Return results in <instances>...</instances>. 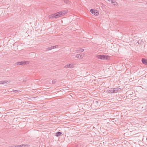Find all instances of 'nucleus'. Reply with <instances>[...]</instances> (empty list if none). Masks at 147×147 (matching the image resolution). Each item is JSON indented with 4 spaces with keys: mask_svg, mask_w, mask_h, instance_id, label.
<instances>
[{
    "mask_svg": "<svg viewBox=\"0 0 147 147\" xmlns=\"http://www.w3.org/2000/svg\"><path fill=\"white\" fill-rule=\"evenodd\" d=\"M49 18H55V14H52L51 15H49Z\"/></svg>",
    "mask_w": 147,
    "mask_h": 147,
    "instance_id": "obj_12",
    "label": "nucleus"
},
{
    "mask_svg": "<svg viewBox=\"0 0 147 147\" xmlns=\"http://www.w3.org/2000/svg\"><path fill=\"white\" fill-rule=\"evenodd\" d=\"M142 62L144 64L147 65V59L143 58L142 60Z\"/></svg>",
    "mask_w": 147,
    "mask_h": 147,
    "instance_id": "obj_7",
    "label": "nucleus"
},
{
    "mask_svg": "<svg viewBox=\"0 0 147 147\" xmlns=\"http://www.w3.org/2000/svg\"><path fill=\"white\" fill-rule=\"evenodd\" d=\"M113 91L114 92V93H117V92L118 91L119 89H120V88H113Z\"/></svg>",
    "mask_w": 147,
    "mask_h": 147,
    "instance_id": "obj_9",
    "label": "nucleus"
},
{
    "mask_svg": "<svg viewBox=\"0 0 147 147\" xmlns=\"http://www.w3.org/2000/svg\"><path fill=\"white\" fill-rule=\"evenodd\" d=\"M16 64L17 65H21V63H20V62H18L16 63Z\"/></svg>",
    "mask_w": 147,
    "mask_h": 147,
    "instance_id": "obj_18",
    "label": "nucleus"
},
{
    "mask_svg": "<svg viewBox=\"0 0 147 147\" xmlns=\"http://www.w3.org/2000/svg\"><path fill=\"white\" fill-rule=\"evenodd\" d=\"M61 134V133L60 132H58L56 133L55 136L57 137H58Z\"/></svg>",
    "mask_w": 147,
    "mask_h": 147,
    "instance_id": "obj_13",
    "label": "nucleus"
},
{
    "mask_svg": "<svg viewBox=\"0 0 147 147\" xmlns=\"http://www.w3.org/2000/svg\"><path fill=\"white\" fill-rule=\"evenodd\" d=\"M13 92H20V91L19 90H13Z\"/></svg>",
    "mask_w": 147,
    "mask_h": 147,
    "instance_id": "obj_19",
    "label": "nucleus"
},
{
    "mask_svg": "<svg viewBox=\"0 0 147 147\" xmlns=\"http://www.w3.org/2000/svg\"><path fill=\"white\" fill-rule=\"evenodd\" d=\"M28 144H23L19 145L14 146L13 147H28Z\"/></svg>",
    "mask_w": 147,
    "mask_h": 147,
    "instance_id": "obj_4",
    "label": "nucleus"
},
{
    "mask_svg": "<svg viewBox=\"0 0 147 147\" xmlns=\"http://www.w3.org/2000/svg\"><path fill=\"white\" fill-rule=\"evenodd\" d=\"M84 51V49H79L77 50L76 51L77 53L82 52Z\"/></svg>",
    "mask_w": 147,
    "mask_h": 147,
    "instance_id": "obj_11",
    "label": "nucleus"
},
{
    "mask_svg": "<svg viewBox=\"0 0 147 147\" xmlns=\"http://www.w3.org/2000/svg\"><path fill=\"white\" fill-rule=\"evenodd\" d=\"M74 66L72 64H69L65 65V68H71L73 67Z\"/></svg>",
    "mask_w": 147,
    "mask_h": 147,
    "instance_id": "obj_5",
    "label": "nucleus"
},
{
    "mask_svg": "<svg viewBox=\"0 0 147 147\" xmlns=\"http://www.w3.org/2000/svg\"><path fill=\"white\" fill-rule=\"evenodd\" d=\"M57 47H58V45H57L54 46H51V47H49L47 49V50H51L52 49H54L55 48H56Z\"/></svg>",
    "mask_w": 147,
    "mask_h": 147,
    "instance_id": "obj_6",
    "label": "nucleus"
},
{
    "mask_svg": "<svg viewBox=\"0 0 147 147\" xmlns=\"http://www.w3.org/2000/svg\"><path fill=\"white\" fill-rule=\"evenodd\" d=\"M110 1L114 5H117V3L115 1V0Z\"/></svg>",
    "mask_w": 147,
    "mask_h": 147,
    "instance_id": "obj_10",
    "label": "nucleus"
},
{
    "mask_svg": "<svg viewBox=\"0 0 147 147\" xmlns=\"http://www.w3.org/2000/svg\"><path fill=\"white\" fill-rule=\"evenodd\" d=\"M113 90H114L113 88H111L109 89V93H114Z\"/></svg>",
    "mask_w": 147,
    "mask_h": 147,
    "instance_id": "obj_15",
    "label": "nucleus"
},
{
    "mask_svg": "<svg viewBox=\"0 0 147 147\" xmlns=\"http://www.w3.org/2000/svg\"><path fill=\"white\" fill-rule=\"evenodd\" d=\"M90 11L92 14L96 16H97L99 14V12L98 11L92 9H90Z\"/></svg>",
    "mask_w": 147,
    "mask_h": 147,
    "instance_id": "obj_3",
    "label": "nucleus"
},
{
    "mask_svg": "<svg viewBox=\"0 0 147 147\" xmlns=\"http://www.w3.org/2000/svg\"><path fill=\"white\" fill-rule=\"evenodd\" d=\"M20 63H21V65H25L27 63H28V61H21L20 62Z\"/></svg>",
    "mask_w": 147,
    "mask_h": 147,
    "instance_id": "obj_14",
    "label": "nucleus"
},
{
    "mask_svg": "<svg viewBox=\"0 0 147 147\" xmlns=\"http://www.w3.org/2000/svg\"><path fill=\"white\" fill-rule=\"evenodd\" d=\"M64 1L65 3L67 4H69V1L68 0H64Z\"/></svg>",
    "mask_w": 147,
    "mask_h": 147,
    "instance_id": "obj_17",
    "label": "nucleus"
},
{
    "mask_svg": "<svg viewBox=\"0 0 147 147\" xmlns=\"http://www.w3.org/2000/svg\"><path fill=\"white\" fill-rule=\"evenodd\" d=\"M9 83V81H0V84H8Z\"/></svg>",
    "mask_w": 147,
    "mask_h": 147,
    "instance_id": "obj_8",
    "label": "nucleus"
},
{
    "mask_svg": "<svg viewBox=\"0 0 147 147\" xmlns=\"http://www.w3.org/2000/svg\"><path fill=\"white\" fill-rule=\"evenodd\" d=\"M66 12L64 11H60L58 12L55 13V18H58L63 16Z\"/></svg>",
    "mask_w": 147,
    "mask_h": 147,
    "instance_id": "obj_2",
    "label": "nucleus"
},
{
    "mask_svg": "<svg viewBox=\"0 0 147 147\" xmlns=\"http://www.w3.org/2000/svg\"><path fill=\"white\" fill-rule=\"evenodd\" d=\"M97 57L101 59H106L108 60L110 59V57L106 55H99L97 56Z\"/></svg>",
    "mask_w": 147,
    "mask_h": 147,
    "instance_id": "obj_1",
    "label": "nucleus"
},
{
    "mask_svg": "<svg viewBox=\"0 0 147 147\" xmlns=\"http://www.w3.org/2000/svg\"><path fill=\"white\" fill-rule=\"evenodd\" d=\"M76 57L77 58H78L79 59H81L82 58V56L80 55V54H77L76 55Z\"/></svg>",
    "mask_w": 147,
    "mask_h": 147,
    "instance_id": "obj_16",
    "label": "nucleus"
}]
</instances>
